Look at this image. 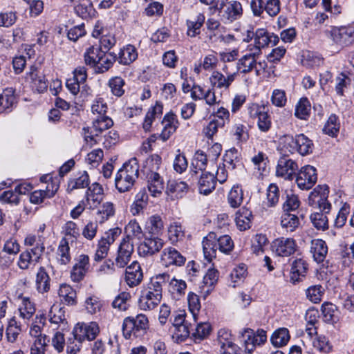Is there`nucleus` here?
I'll return each instance as SVG.
<instances>
[{"mask_svg": "<svg viewBox=\"0 0 354 354\" xmlns=\"http://www.w3.org/2000/svg\"><path fill=\"white\" fill-rule=\"evenodd\" d=\"M252 219V211L245 207H241L236 213V225L241 231H245L250 228Z\"/></svg>", "mask_w": 354, "mask_h": 354, "instance_id": "c85d7f7f", "label": "nucleus"}, {"mask_svg": "<svg viewBox=\"0 0 354 354\" xmlns=\"http://www.w3.org/2000/svg\"><path fill=\"white\" fill-rule=\"evenodd\" d=\"M191 324H184L174 328H169L171 337L175 342L180 343L185 342L190 335Z\"/></svg>", "mask_w": 354, "mask_h": 354, "instance_id": "8fccbe9b", "label": "nucleus"}, {"mask_svg": "<svg viewBox=\"0 0 354 354\" xmlns=\"http://www.w3.org/2000/svg\"><path fill=\"white\" fill-rule=\"evenodd\" d=\"M236 76L237 72H233L225 76L220 71H214L209 80L213 88L227 90Z\"/></svg>", "mask_w": 354, "mask_h": 354, "instance_id": "f3484780", "label": "nucleus"}, {"mask_svg": "<svg viewBox=\"0 0 354 354\" xmlns=\"http://www.w3.org/2000/svg\"><path fill=\"white\" fill-rule=\"evenodd\" d=\"M243 192L241 186L239 185H234L227 195V201L230 207L237 208L243 203Z\"/></svg>", "mask_w": 354, "mask_h": 354, "instance_id": "a18cd8bd", "label": "nucleus"}, {"mask_svg": "<svg viewBox=\"0 0 354 354\" xmlns=\"http://www.w3.org/2000/svg\"><path fill=\"white\" fill-rule=\"evenodd\" d=\"M162 113V106L156 103V105L151 107L145 115V118L142 124L143 129L145 131H149L153 120L156 118L160 116Z\"/></svg>", "mask_w": 354, "mask_h": 354, "instance_id": "6e6d98bb", "label": "nucleus"}, {"mask_svg": "<svg viewBox=\"0 0 354 354\" xmlns=\"http://www.w3.org/2000/svg\"><path fill=\"white\" fill-rule=\"evenodd\" d=\"M331 37L335 43L342 46L351 44V38L354 37V28L342 27L335 28L331 32Z\"/></svg>", "mask_w": 354, "mask_h": 354, "instance_id": "a878e982", "label": "nucleus"}, {"mask_svg": "<svg viewBox=\"0 0 354 354\" xmlns=\"http://www.w3.org/2000/svg\"><path fill=\"white\" fill-rule=\"evenodd\" d=\"M17 300L19 302L18 304L19 317L26 322L35 313V304L28 297H25L22 294L18 295Z\"/></svg>", "mask_w": 354, "mask_h": 354, "instance_id": "aec40b11", "label": "nucleus"}, {"mask_svg": "<svg viewBox=\"0 0 354 354\" xmlns=\"http://www.w3.org/2000/svg\"><path fill=\"white\" fill-rule=\"evenodd\" d=\"M57 261L62 265L68 264L71 259L68 240L64 237L61 239L57 251Z\"/></svg>", "mask_w": 354, "mask_h": 354, "instance_id": "a19ab883", "label": "nucleus"}, {"mask_svg": "<svg viewBox=\"0 0 354 354\" xmlns=\"http://www.w3.org/2000/svg\"><path fill=\"white\" fill-rule=\"evenodd\" d=\"M108 86L111 93L116 97H121L124 93V80L119 76H115L109 80Z\"/></svg>", "mask_w": 354, "mask_h": 354, "instance_id": "13d9d810", "label": "nucleus"}, {"mask_svg": "<svg viewBox=\"0 0 354 354\" xmlns=\"http://www.w3.org/2000/svg\"><path fill=\"white\" fill-rule=\"evenodd\" d=\"M298 169L295 161L288 157H281L276 167V176L285 180H291Z\"/></svg>", "mask_w": 354, "mask_h": 354, "instance_id": "ddd939ff", "label": "nucleus"}, {"mask_svg": "<svg viewBox=\"0 0 354 354\" xmlns=\"http://www.w3.org/2000/svg\"><path fill=\"white\" fill-rule=\"evenodd\" d=\"M119 171L125 173L126 175H128L134 180L138 178L139 174V165L137 158H133L127 162H125Z\"/></svg>", "mask_w": 354, "mask_h": 354, "instance_id": "680f3d73", "label": "nucleus"}, {"mask_svg": "<svg viewBox=\"0 0 354 354\" xmlns=\"http://www.w3.org/2000/svg\"><path fill=\"white\" fill-rule=\"evenodd\" d=\"M113 125V122L111 118L107 115H96L93 119L92 127L84 128V140L87 145L92 147L97 143V137L104 131L111 128Z\"/></svg>", "mask_w": 354, "mask_h": 354, "instance_id": "7ed1b4c3", "label": "nucleus"}, {"mask_svg": "<svg viewBox=\"0 0 354 354\" xmlns=\"http://www.w3.org/2000/svg\"><path fill=\"white\" fill-rule=\"evenodd\" d=\"M279 42V37L273 33L268 32L263 28H259L255 32L254 45L250 48L249 50H253L257 54H261V49L268 46L276 45Z\"/></svg>", "mask_w": 354, "mask_h": 354, "instance_id": "0eeeda50", "label": "nucleus"}, {"mask_svg": "<svg viewBox=\"0 0 354 354\" xmlns=\"http://www.w3.org/2000/svg\"><path fill=\"white\" fill-rule=\"evenodd\" d=\"M148 202V194L146 189H141L136 195L135 201L131 206L130 211L133 215H137L147 206Z\"/></svg>", "mask_w": 354, "mask_h": 354, "instance_id": "ea45409f", "label": "nucleus"}, {"mask_svg": "<svg viewBox=\"0 0 354 354\" xmlns=\"http://www.w3.org/2000/svg\"><path fill=\"white\" fill-rule=\"evenodd\" d=\"M290 340L289 331L286 328H281L275 330L271 336L270 341L275 347H282Z\"/></svg>", "mask_w": 354, "mask_h": 354, "instance_id": "de8ad7c7", "label": "nucleus"}, {"mask_svg": "<svg viewBox=\"0 0 354 354\" xmlns=\"http://www.w3.org/2000/svg\"><path fill=\"white\" fill-rule=\"evenodd\" d=\"M164 228V223L159 215L151 216L146 222V233L149 235L158 236L162 233Z\"/></svg>", "mask_w": 354, "mask_h": 354, "instance_id": "f704fd0d", "label": "nucleus"}, {"mask_svg": "<svg viewBox=\"0 0 354 354\" xmlns=\"http://www.w3.org/2000/svg\"><path fill=\"white\" fill-rule=\"evenodd\" d=\"M281 225L287 232H294L299 225V219L295 214L284 212L281 218Z\"/></svg>", "mask_w": 354, "mask_h": 354, "instance_id": "c03bdc74", "label": "nucleus"}, {"mask_svg": "<svg viewBox=\"0 0 354 354\" xmlns=\"http://www.w3.org/2000/svg\"><path fill=\"white\" fill-rule=\"evenodd\" d=\"M90 267L89 257L86 254H80L75 259V264L71 272V278L74 282L82 281Z\"/></svg>", "mask_w": 354, "mask_h": 354, "instance_id": "2eb2a0df", "label": "nucleus"}, {"mask_svg": "<svg viewBox=\"0 0 354 354\" xmlns=\"http://www.w3.org/2000/svg\"><path fill=\"white\" fill-rule=\"evenodd\" d=\"M340 127V124L338 121V118L334 114L329 116L327 122H326L323 131L324 133L335 137L337 135Z\"/></svg>", "mask_w": 354, "mask_h": 354, "instance_id": "e2e57ef3", "label": "nucleus"}, {"mask_svg": "<svg viewBox=\"0 0 354 354\" xmlns=\"http://www.w3.org/2000/svg\"><path fill=\"white\" fill-rule=\"evenodd\" d=\"M147 178L148 182V190L153 196L162 193L164 189V183L158 173H149Z\"/></svg>", "mask_w": 354, "mask_h": 354, "instance_id": "473e14b6", "label": "nucleus"}, {"mask_svg": "<svg viewBox=\"0 0 354 354\" xmlns=\"http://www.w3.org/2000/svg\"><path fill=\"white\" fill-rule=\"evenodd\" d=\"M49 339L47 337L35 339L30 346V354H45L48 346Z\"/></svg>", "mask_w": 354, "mask_h": 354, "instance_id": "774afa93", "label": "nucleus"}, {"mask_svg": "<svg viewBox=\"0 0 354 354\" xmlns=\"http://www.w3.org/2000/svg\"><path fill=\"white\" fill-rule=\"evenodd\" d=\"M216 186L215 176L210 172L205 171L198 180V189L201 194L207 195L211 193Z\"/></svg>", "mask_w": 354, "mask_h": 354, "instance_id": "7c9ffc66", "label": "nucleus"}, {"mask_svg": "<svg viewBox=\"0 0 354 354\" xmlns=\"http://www.w3.org/2000/svg\"><path fill=\"white\" fill-rule=\"evenodd\" d=\"M58 295L62 303L68 306L76 304V292L68 284H62L59 286Z\"/></svg>", "mask_w": 354, "mask_h": 354, "instance_id": "4c0bfd02", "label": "nucleus"}, {"mask_svg": "<svg viewBox=\"0 0 354 354\" xmlns=\"http://www.w3.org/2000/svg\"><path fill=\"white\" fill-rule=\"evenodd\" d=\"M138 58V52L136 47L129 44L124 46L117 57L118 62L122 65H129Z\"/></svg>", "mask_w": 354, "mask_h": 354, "instance_id": "72a5a7b5", "label": "nucleus"}, {"mask_svg": "<svg viewBox=\"0 0 354 354\" xmlns=\"http://www.w3.org/2000/svg\"><path fill=\"white\" fill-rule=\"evenodd\" d=\"M133 252V241L128 239H123L118 250L115 265L119 268L125 267L129 262Z\"/></svg>", "mask_w": 354, "mask_h": 354, "instance_id": "a211bd4d", "label": "nucleus"}, {"mask_svg": "<svg viewBox=\"0 0 354 354\" xmlns=\"http://www.w3.org/2000/svg\"><path fill=\"white\" fill-rule=\"evenodd\" d=\"M103 55H104V50L100 46H90L84 53L85 63L91 67H95Z\"/></svg>", "mask_w": 354, "mask_h": 354, "instance_id": "e433bc0d", "label": "nucleus"}, {"mask_svg": "<svg viewBox=\"0 0 354 354\" xmlns=\"http://www.w3.org/2000/svg\"><path fill=\"white\" fill-rule=\"evenodd\" d=\"M317 180L316 169L310 165L301 168L296 178V183L299 189L308 190L311 189Z\"/></svg>", "mask_w": 354, "mask_h": 354, "instance_id": "6e6552de", "label": "nucleus"}, {"mask_svg": "<svg viewBox=\"0 0 354 354\" xmlns=\"http://www.w3.org/2000/svg\"><path fill=\"white\" fill-rule=\"evenodd\" d=\"M117 59V56L113 53L106 54L102 56L100 61L97 62V64L95 66V71L98 73H102L107 71L113 65V64Z\"/></svg>", "mask_w": 354, "mask_h": 354, "instance_id": "864d4df0", "label": "nucleus"}, {"mask_svg": "<svg viewBox=\"0 0 354 354\" xmlns=\"http://www.w3.org/2000/svg\"><path fill=\"white\" fill-rule=\"evenodd\" d=\"M115 214V206L111 202H105L100 205L97 212V219L102 223L113 216Z\"/></svg>", "mask_w": 354, "mask_h": 354, "instance_id": "3c124183", "label": "nucleus"}, {"mask_svg": "<svg viewBox=\"0 0 354 354\" xmlns=\"http://www.w3.org/2000/svg\"><path fill=\"white\" fill-rule=\"evenodd\" d=\"M222 17L229 22L239 19L243 15V8L240 2L230 1L223 6Z\"/></svg>", "mask_w": 354, "mask_h": 354, "instance_id": "4be33fe9", "label": "nucleus"}, {"mask_svg": "<svg viewBox=\"0 0 354 354\" xmlns=\"http://www.w3.org/2000/svg\"><path fill=\"white\" fill-rule=\"evenodd\" d=\"M241 57L236 63L237 74L239 73L247 74L252 70H255L257 75H259V70L257 68V59L260 55L257 54L253 50Z\"/></svg>", "mask_w": 354, "mask_h": 354, "instance_id": "4468645a", "label": "nucleus"}, {"mask_svg": "<svg viewBox=\"0 0 354 354\" xmlns=\"http://www.w3.org/2000/svg\"><path fill=\"white\" fill-rule=\"evenodd\" d=\"M45 247L43 243H37L35 247L30 250L23 252L19 259L18 266L21 269H28L32 263L38 262L43 254Z\"/></svg>", "mask_w": 354, "mask_h": 354, "instance_id": "9d476101", "label": "nucleus"}, {"mask_svg": "<svg viewBox=\"0 0 354 354\" xmlns=\"http://www.w3.org/2000/svg\"><path fill=\"white\" fill-rule=\"evenodd\" d=\"M75 335L79 339L93 340L99 333V326L95 322H91L88 324L78 323L74 328Z\"/></svg>", "mask_w": 354, "mask_h": 354, "instance_id": "6ab92c4d", "label": "nucleus"}, {"mask_svg": "<svg viewBox=\"0 0 354 354\" xmlns=\"http://www.w3.org/2000/svg\"><path fill=\"white\" fill-rule=\"evenodd\" d=\"M247 273L246 266L243 263L236 266L230 273V286L235 288L239 283L243 280Z\"/></svg>", "mask_w": 354, "mask_h": 354, "instance_id": "4d7b16f0", "label": "nucleus"}, {"mask_svg": "<svg viewBox=\"0 0 354 354\" xmlns=\"http://www.w3.org/2000/svg\"><path fill=\"white\" fill-rule=\"evenodd\" d=\"M219 277V272L214 268H209L203 277V283L205 292L206 295L213 290L215 284L217 283Z\"/></svg>", "mask_w": 354, "mask_h": 354, "instance_id": "37998d69", "label": "nucleus"}, {"mask_svg": "<svg viewBox=\"0 0 354 354\" xmlns=\"http://www.w3.org/2000/svg\"><path fill=\"white\" fill-rule=\"evenodd\" d=\"M163 245V240L158 236L146 235L144 241L138 246V254L142 257L152 256L159 252Z\"/></svg>", "mask_w": 354, "mask_h": 354, "instance_id": "f8f14e48", "label": "nucleus"}, {"mask_svg": "<svg viewBox=\"0 0 354 354\" xmlns=\"http://www.w3.org/2000/svg\"><path fill=\"white\" fill-rule=\"evenodd\" d=\"M142 278V269L137 261H133L126 268L125 281L129 287H135L139 285Z\"/></svg>", "mask_w": 354, "mask_h": 354, "instance_id": "5701e85b", "label": "nucleus"}, {"mask_svg": "<svg viewBox=\"0 0 354 354\" xmlns=\"http://www.w3.org/2000/svg\"><path fill=\"white\" fill-rule=\"evenodd\" d=\"M310 221L318 230L324 231L328 228V219L323 212H314L310 214Z\"/></svg>", "mask_w": 354, "mask_h": 354, "instance_id": "052dcab7", "label": "nucleus"}, {"mask_svg": "<svg viewBox=\"0 0 354 354\" xmlns=\"http://www.w3.org/2000/svg\"><path fill=\"white\" fill-rule=\"evenodd\" d=\"M322 311L324 321L328 324H334L338 320V310L335 305L324 303L322 306Z\"/></svg>", "mask_w": 354, "mask_h": 354, "instance_id": "603ef678", "label": "nucleus"}, {"mask_svg": "<svg viewBox=\"0 0 354 354\" xmlns=\"http://www.w3.org/2000/svg\"><path fill=\"white\" fill-rule=\"evenodd\" d=\"M104 196V189L97 183L91 184L87 189L85 198L90 209H95L103 201Z\"/></svg>", "mask_w": 354, "mask_h": 354, "instance_id": "dca6fc26", "label": "nucleus"}, {"mask_svg": "<svg viewBox=\"0 0 354 354\" xmlns=\"http://www.w3.org/2000/svg\"><path fill=\"white\" fill-rule=\"evenodd\" d=\"M310 252L315 261L317 263H323L328 254L326 243L322 239H313L310 242Z\"/></svg>", "mask_w": 354, "mask_h": 354, "instance_id": "b1692460", "label": "nucleus"}, {"mask_svg": "<svg viewBox=\"0 0 354 354\" xmlns=\"http://www.w3.org/2000/svg\"><path fill=\"white\" fill-rule=\"evenodd\" d=\"M307 270L308 264L304 260L301 259L295 260L291 265L290 272V283L296 284L302 281L306 277Z\"/></svg>", "mask_w": 354, "mask_h": 354, "instance_id": "393cba45", "label": "nucleus"}, {"mask_svg": "<svg viewBox=\"0 0 354 354\" xmlns=\"http://www.w3.org/2000/svg\"><path fill=\"white\" fill-rule=\"evenodd\" d=\"M149 328L147 317L138 314L136 317H127L122 323V333L125 339L142 337L147 334Z\"/></svg>", "mask_w": 354, "mask_h": 354, "instance_id": "f03ea898", "label": "nucleus"}, {"mask_svg": "<svg viewBox=\"0 0 354 354\" xmlns=\"http://www.w3.org/2000/svg\"><path fill=\"white\" fill-rule=\"evenodd\" d=\"M329 189L326 184L317 185L309 195V201L316 203L324 214H328L331 209V204L328 201Z\"/></svg>", "mask_w": 354, "mask_h": 354, "instance_id": "423d86ee", "label": "nucleus"}, {"mask_svg": "<svg viewBox=\"0 0 354 354\" xmlns=\"http://www.w3.org/2000/svg\"><path fill=\"white\" fill-rule=\"evenodd\" d=\"M25 80L33 90L39 93L45 92L48 88V82L45 75L41 73L35 65L30 67L26 73Z\"/></svg>", "mask_w": 354, "mask_h": 354, "instance_id": "1a4fd4ad", "label": "nucleus"}, {"mask_svg": "<svg viewBox=\"0 0 354 354\" xmlns=\"http://www.w3.org/2000/svg\"><path fill=\"white\" fill-rule=\"evenodd\" d=\"M124 230L127 236L124 239L132 241L133 238L140 239L142 237V228L136 220L130 221L125 226Z\"/></svg>", "mask_w": 354, "mask_h": 354, "instance_id": "bf43d9fd", "label": "nucleus"}, {"mask_svg": "<svg viewBox=\"0 0 354 354\" xmlns=\"http://www.w3.org/2000/svg\"><path fill=\"white\" fill-rule=\"evenodd\" d=\"M50 279L43 267H40L36 276V286L37 290L41 292H47L50 290Z\"/></svg>", "mask_w": 354, "mask_h": 354, "instance_id": "09e8293b", "label": "nucleus"}, {"mask_svg": "<svg viewBox=\"0 0 354 354\" xmlns=\"http://www.w3.org/2000/svg\"><path fill=\"white\" fill-rule=\"evenodd\" d=\"M120 233V230L118 228H113L104 234L98 241L97 248L94 255V260L95 261L98 262L106 258L110 245L114 243Z\"/></svg>", "mask_w": 354, "mask_h": 354, "instance_id": "39448f33", "label": "nucleus"}, {"mask_svg": "<svg viewBox=\"0 0 354 354\" xmlns=\"http://www.w3.org/2000/svg\"><path fill=\"white\" fill-rule=\"evenodd\" d=\"M217 249L216 236L214 232H211L203 241V250L205 259L211 261L213 258H215Z\"/></svg>", "mask_w": 354, "mask_h": 354, "instance_id": "cd10ccee", "label": "nucleus"}, {"mask_svg": "<svg viewBox=\"0 0 354 354\" xmlns=\"http://www.w3.org/2000/svg\"><path fill=\"white\" fill-rule=\"evenodd\" d=\"M272 250L276 255L287 257L295 252L297 243L292 238H277L272 243Z\"/></svg>", "mask_w": 354, "mask_h": 354, "instance_id": "9b49d317", "label": "nucleus"}, {"mask_svg": "<svg viewBox=\"0 0 354 354\" xmlns=\"http://www.w3.org/2000/svg\"><path fill=\"white\" fill-rule=\"evenodd\" d=\"M324 294V288L321 285L311 286L306 290V297L315 304L321 301Z\"/></svg>", "mask_w": 354, "mask_h": 354, "instance_id": "338daca9", "label": "nucleus"}, {"mask_svg": "<svg viewBox=\"0 0 354 354\" xmlns=\"http://www.w3.org/2000/svg\"><path fill=\"white\" fill-rule=\"evenodd\" d=\"M280 146L285 152L292 154L298 153L302 156L310 154L313 150V142L304 133H299L293 136L286 134L280 138Z\"/></svg>", "mask_w": 354, "mask_h": 354, "instance_id": "f257e3e1", "label": "nucleus"}, {"mask_svg": "<svg viewBox=\"0 0 354 354\" xmlns=\"http://www.w3.org/2000/svg\"><path fill=\"white\" fill-rule=\"evenodd\" d=\"M310 109L311 106L308 98H301L296 104L295 115L299 119L306 120L310 115Z\"/></svg>", "mask_w": 354, "mask_h": 354, "instance_id": "5fc2aeb1", "label": "nucleus"}, {"mask_svg": "<svg viewBox=\"0 0 354 354\" xmlns=\"http://www.w3.org/2000/svg\"><path fill=\"white\" fill-rule=\"evenodd\" d=\"M162 162V159L160 156L153 154L149 156L145 161L144 165V173L147 175L149 173H158Z\"/></svg>", "mask_w": 354, "mask_h": 354, "instance_id": "0e129e2a", "label": "nucleus"}, {"mask_svg": "<svg viewBox=\"0 0 354 354\" xmlns=\"http://www.w3.org/2000/svg\"><path fill=\"white\" fill-rule=\"evenodd\" d=\"M58 189V185H52V189L35 190L30 194V201L34 204L41 203L45 198L53 197Z\"/></svg>", "mask_w": 354, "mask_h": 354, "instance_id": "58836bf2", "label": "nucleus"}, {"mask_svg": "<svg viewBox=\"0 0 354 354\" xmlns=\"http://www.w3.org/2000/svg\"><path fill=\"white\" fill-rule=\"evenodd\" d=\"M162 296H158L157 293L142 291L139 298V307L142 310H150L155 308L160 302Z\"/></svg>", "mask_w": 354, "mask_h": 354, "instance_id": "bb28decb", "label": "nucleus"}, {"mask_svg": "<svg viewBox=\"0 0 354 354\" xmlns=\"http://www.w3.org/2000/svg\"><path fill=\"white\" fill-rule=\"evenodd\" d=\"M223 165L227 168L229 171L234 170L239 164V158L237 149L232 148L227 150L223 158Z\"/></svg>", "mask_w": 354, "mask_h": 354, "instance_id": "49530a36", "label": "nucleus"}, {"mask_svg": "<svg viewBox=\"0 0 354 354\" xmlns=\"http://www.w3.org/2000/svg\"><path fill=\"white\" fill-rule=\"evenodd\" d=\"M248 111L250 118H258L257 126L261 131L267 132L270 130L272 126L271 118L264 105L252 103L248 105Z\"/></svg>", "mask_w": 354, "mask_h": 354, "instance_id": "20e7f679", "label": "nucleus"}, {"mask_svg": "<svg viewBox=\"0 0 354 354\" xmlns=\"http://www.w3.org/2000/svg\"><path fill=\"white\" fill-rule=\"evenodd\" d=\"M48 316L50 322L55 324H63L66 320L64 308L59 305L51 306Z\"/></svg>", "mask_w": 354, "mask_h": 354, "instance_id": "69168bd1", "label": "nucleus"}, {"mask_svg": "<svg viewBox=\"0 0 354 354\" xmlns=\"http://www.w3.org/2000/svg\"><path fill=\"white\" fill-rule=\"evenodd\" d=\"M161 261L162 265L166 267L171 265L181 266L185 262V257L175 248L169 247L162 251Z\"/></svg>", "mask_w": 354, "mask_h": 354, "instance_id": "412c9836", "label": "nucleus"}, {"mask_svg": "<svg viewBox=\"0 0 354 354\" xmlns=\"http://www.w3.org/2000/svg\"><path fill=\"white\" fill-rule=\"evenodd\" d=\"M136 180L133 179L125 173L118 171L115 178V187L120 192H125L129 191L133 185Z\"/></svg>", "mask_w": 354, "mask_h": 354, "instance_id": "79ce46f5", "label": "nucleus"}, {"mask_svg": "<svg viewBox=\"0 0 354 354\" xmlns=\"http://www.w3.org/2000/svg\"><path fill=\"white\" fill-rule=\"evenodd\" d=\"M90 178L86 171L79 172L68 182L67 192H72L75 189L88 187Z\"/></svg>", "mask_w": 354, "mask_h": 354, "instance_id": "c756f323", "label": "nucleus"}, {"mask_svg": "<svg viewBox=\"0 0 354 354\" xmlns=\"http://www.w3.org/2000/svg\"><path fill=\"white\" fill-rule=\"evenodd\" d=\"M74 7L75 13L82 19H88L95 15V10L90 0H80Z\"/></svg>", "mask_w": 354, "mask_h": 354, "instance_id": "c9c22d12", "label": "nucleus"}, {"mask_svg": "<svg viewBox=\"0 0 354 354\" xmlns=\"http://www.w3.org/2000/svg\"><path fill=\"white\" fill-rule=\"evenodd\" d=\"M205 17L203 13H198L194 18L186 20L187 28V35L195 37L201 33V29L205 23Z\"/></svg>", "mask_w": 354, "mask_h": 354, "instance_id": "2f4dec72", "label": "nucleus"}]
</instances>
